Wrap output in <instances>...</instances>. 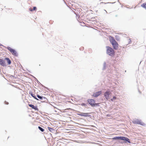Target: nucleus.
I'll return each instance as SVG.
<instances>
[{"label": "nucleus", "instance_id": "f257e3e1", "mask_svg": "<svg viewBox=\"0 0 146 146\" xmlns=\"http://www.w3.org/2000/svg\"><path fill=\"white\" fill-rule=\"evenodd\" d=\"M113 140H122L125 141V143H131V142L130 141V140L128 138L123 136H118L112 138Z\"/></svg>", "mask_w": 146, "mask_h": 146}, {"label": "nucleus", "instance_id": "f03ea898", "mask_svg": "<svg viewBox=\"0 0 146 146\" xmlns=\"http://www.w3.org/2000/svg\"><path fill=\"white\" fill-rule=\"evenodd\" d=\"M110 40L112 45L113 48L115 50L117 49L118 47V44L114 38L112 36L110 37Z\"/></svg>", "mask_w": 146, "mask_h": 146}, {"label": "nucleus", "instance_id": "7ed1b4c3", "mask_svg": "<svg viewBox=\"0 0 146 146\" xmlns=\"http://www.w3.org/2000/svg\"><path fill=\"white\" fill-rule=\"evenodd\" d=\"M106 48H107L106 53L107 54L112 57L114 56L115 52L113 49L109 46H107Z\"/></svg>", "mask_w": 146, "mask_h": 146}, {"label": "nucleus", "instance_id": "20e7f679", "mask_svg": "<svg viewBox=\"0 0 146 146\" xmlns=\"http://www.w3.org/2000/svg\"><path fill=\"white\" fill-rule=\"evenodd\" d=\"M7 48V49L12 53V54L16 56H18V54L17 53V52L15 50L11 48L9 46H8Z\"/></svg>", "mask_w": 146, "mask_h": 146}, {"label": "nucleus", "instance_id": "39448f33", "mask_svg": "<svg viewBox=\"0 0 146 146\" xmlns=\"http://www.w3.org/2000/svg\"><path fill=\"white\" fill-rule=\"evenodd\" d=\"M132 122L133 124H139L140 125H145V124L144 123L142 122L141 120H139L138 119H137L136 120L133 121Z\"/></svg>", "mask_w": 146, "mask_h": 146}, {"label": "nucleus", "instance_id": "423d86ee", "mask_svg": "<svg viewBox=\"0 0 146 146\" xmlns=\"http://www.w3.org/2000/svg\"><path fill=\"white\" fill-rule=\"evenodd\" d=\"M88 102L92 107H94V104L95 102V100L93 99H88Z\"/></svg>", "mask_w": 146, "mask_h": 146}, {"label": "nucleus", "instance_id": "0eeeda50", "mask_svg": "<svg viewBox=\"0 0 146 146\" xmlns=\"http://www.w3.org/2000/svg\"><path fill=\"white\" fill-rule=\"evenodd\" d=\"M111 94V92L109 91H106L104 93V96L108 100L109 99V95Z\"/></svg>", "mask_w": 146, "mask_h": 146}, {"label": "nucleus", "instance_id": "6e6552de", "mask_svg": "<svg viewBox=\"0 0 146 146\" xmlns=\"http://www.w3.org/2000/svg\"><path fill=\"white\" fill-rule=\"evenodd\" d=\"M102 94V91H99L94 93L92 96L95 97H97Z\"/></svg>", "mask_w": 146, "mask_h": 146}, {"label": "nucleus", "instance_id": "1a4fd4ad", "mask_svg": "<svg viewBox=\"0 0 146 146\" xmlns=\"http://www.w3.org/2000/svg\"><path fill=\"white\" fill-rule=\"evenodd\" d=\"M28 105L30 107L35 110V111H38V109L36 106H35L31 104H29Z\"/></svg>", "mask_w": 146, "mask_h": 146}, {"label": "nucleus", "instance_id": "9d476101", "mask_svg": "<svg viewBox=\"0 0 146 146\" xmlns=\"http://www.w3.org/2000/svg\"><path fill=\"white\" fill-rule=\"evenodd\" d=\"M0 65L3 66H6L4 60L2 59H1L0 58Z\"/></svg>", "mask_w": 146, "mask_h": 146}, {"label": "nucleus", "instance_id": "9b49d317", "mask_svg": "<svg viewBox=\"0 0 146 146\" xmlns=\"http://www.w3.org/2000/svg\"><path fill=\"white\" fill-rule=\"evenodd\" d=\"M77 115L85 117H90V115H89L88 113H82V114H77Z\"/></svg>", "mask_w": 146, "mask_h": 146}, {"label": "nucleus", "instance_id": "f8f14e48", "mask_svg": "<svg viewBox=\"0 0 146 146\" xmlns=\"http://www.w3.org/2000/svg\"><path fill=\"white\" fill-rule=\"evenodd\" d=\"M48 129L49 131L51 132L54 133L56 132V130L53 128L48 127Z\"/></svg>", "mask_w": 146, "mask_h": 146}, {"label": "nucleus", "instance_id": "ddd939ff", "mask_svg": "<svg viewBox=\"0 0 146 146\" xmlns=\"http://www.w3.org/2000/svg\"><path fill=\"white\" fill-rule=\"evenodd\" d=\"M6 60L8 65H10L11 63V61L8 58L6 57L4 59V60Z\"/></svg>", "mask_w": 146, "mask_h": 146}, {"label": "nucleus", "instance_id": "4468645a", "mask_svg": "<svg viewBox=\"0 0 146 146\" xmlns=\"http://www.w3.org/2000/svg\"><path fill=\"white\" fill-rule=\"evenodd\" d=\"M29 94L31 95L36 100H39L36 97V96L35 95V94H33L32 92L29 93Z\"/></svg>", "mask_w": 146, "mask_h": 146}, {"label": "nucleus", "instance_id": "2eb2a0df", "mask_svg": "<svg viewBox=\"0 0 146 146\" xmlns=\"http://www.w3.org/2000/svg\"><path fill=\"white\" fill-rule=\"evenodd\" d=\"M41 100L42 102H46L47 100V99L46 98L43 96L42 97V98L41 99Z\"/></svg>", "mask_w": 146, "mask_h": 146}, {"label": "nucleus", "instance_id": "dca6fc26", "mask_svg": "<svg viewBox=\"0 0 146 146\" xmlns=\"http://www.w3.org/2000/svg\"><path fill=\"white\" fill-rule=\"evenodd\" d=\"M106 68V63L105 62H104L103 64V66L102 68L103 70H105Z\"/></svg>", "mask_w": 146, "mask_h": 146}, {"label": "nucleus", "instance_id": "f3484780", "mask_svg": "<svg viewBox=\"0 0 146 146\" xmlns=\"http://www.w3.org/2000/svg\"><path fill=\"white\" fill-rule=\"evenodd\" d=\"M38 128L40 130L41 132H43L44 130V129L43 128H42L40 126H38Z\"/></svg>", "mask_w": 146, "mask_h": 146}, {"label": "nucleus", "instance_id": "a211bd4d", "mask_svg": "<svg viewBox=\"0 0 146 146\" xmlns=\"http://www.w3.org/2000/svg\"><path fill=\"white\" fill-rule=\"evenodd\" d=\"M141 6L146 9V3H144L141 5Z\"/></svg>", "mask_w": 146, "mask_h": 146}, {"label": "nucleus", "instance_id": "6ab92c4d", "mask_svg": "<svg viewBox=\"0 0 146 146\" xmlns=\"http://www.w3.org/2000/svg\"><path fill=\"white\" fill-rule=\"evenodd\" d=\"M36 96L38 97V98L40 100L42 98V96H40L38 94H36Z\"/></svg>", "mask_w": 146, "mask_h": 146}, {"label": "nucleus", "instance_id": "aec40b11", "mask_svg": "<svg viewBox=\"0 0 146 146\" xmlns=\"http://www.w3.org/2000/svg\"><path fill=\"white\" fill-rule=\"evenodd\" d=\"M99 103H96L95 102V103H94V107L95 106H99Z\"/></svg>", "mask_w": 146, "mask_h": 146}, {"label": "nucleus", "instance_id": "412c9836", "mask_svg": "<svg viewBox=\"0 0 146 146\" xmlns=\"http://www.w3.org/2000/svg\"><path fill=\"white\" fill-rule=\"evenodd\" d=\"M116 99V97L115 96H113V98L111 99V100L113 101V100H115Z\"/></svg>", "mask_w": 146, "mask_h": 146}, {"label": "nucleus", "instance_id": "4be33fe9", "mask_svg": "<svg viewBox=\"0 0 146 146\" xmlns=\"http://www.w3.org/2000/svg\"><path fill=\"white\" fill-rule=\"evenodd\" d=\"M33 11L35 10L36 9V7H33Z\"/></svg>", "mask_w": 146, "mask_h": 146}, {"label": "nucleus", "instance_id": "5701e85b", "mask_svg": "<svg viewBox=\"0 0 146 146\" xmlns=\"http://www.w3.org/2000/svg\"><path fill=\"white\" fill-rule=\"evenodd\" d=\"M81 105L82 106H85L86 105V104L82 103L81 104Z\"/></svg>", "mask_w": 146, "mask_h": 146}, {"label": "nucleus", "instance_id": "b1692460", "mask_svg": "<svg viewBox=\"0 0 146 146\" xmlns=\"http://www.w3.org/2000/svg\"><path fill=\"white\" fill-rule=\"evenodd\" d=\"M85 108H87L88 107V104H86V105L84 106Z\"/></svg>", "mask_w": 146, "mask_h": 146}, {"label": "nucleus", "instance_id": "393cba45", "mask_svg": "<svg viewBox=\"0 0 146 146\" xmlns=\"http://www.w3.org/2000/svg\"><path fill=\"white\" fill-rule=\"evenodd\" d=\"M5 104H6L8 105L9 104V103L7 102L6 101L5 102Z\"/></svg>", "mask_w": 146, "mask_h": 146}, {"label": "nucleus", "instance_id": "a878e982", "mask_svg": "<svg viewBox=\"0 0 146 146\" xmlns=\"http://www.w3.org/2000/svg\"><path fill=\"white\" fill-rule=\"evenodd\" d=\"M29 10H30V11H33V9H31V8H30L29 9Z\"/></svg>", "mask_w": 146, "mask_h": 146}, {"label": "nucleus", "instance_id": "bb28decb", "mask_svg": "<svg viewBox=\"0 0 146 146\" xmlns=\"http://www.w3.org/2000/svg\"><path fill=\"white\" fill-rule=\"evenodd\" d=\"M131 41L130 40V41H129V44L131 43Z\"/></svg>", "mask_w": 146, "mask_h": 146}, {"label": "nucleus", "instance_id": "cd10ccee", "mask_svg": "<svg viewBox=\"0 0 146 146\" xmlns=\"http://www.w3.org/2000/svg\"><path fill=\"white\" fill-rule=\"evenodd\" d=\"M37 80V83L39 84V83H40V82L37 79H36Z\"/></svg>", "mask_w": 146, "mask_h": 146}, {"label": "nucleus", "instance_id": "c85d7f7f", "mask_svg": "<svg viewBox=\"0 0 146 146\" xmlns=\"http://www.w3.org/2000/svg\"><path fill=\"white\" fill-rule=\"evenodd\" d=\"M115 16L116 17H117V15H115Z\"/></svg>", "mask_w": 146, "mask_h": 146}, {"label": "nucleus", "instance_id": "c756f323", "mask_svg": "<svg viewBox=\"0 0 146 146\" xmlns=\"http://www.w3.org/2000/svg\"><path fill=\"white\" fill-rule=\"evenodd\" d=\"M3 46V45H2V44H0V46Z\"/></svg>", "mask_w": 146, "mask_h": 146}, {"label": "nucleus", "instance_id": "7c9ffc66", "mask_svg": "<svg viewBox=\"0 0 146 146\" xmlns=\"http://www.w3.org/2000/svg\"><path fill=\"white\" fill-rule=\"evenodd\" d=\"M82 48H80V49H82Z\"/></svg>", "mask_w": 146, "mask_h": 146}]
</instances>
